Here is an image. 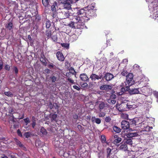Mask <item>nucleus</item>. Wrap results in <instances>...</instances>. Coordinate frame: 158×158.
Instances as JSON below:
<instances>
[{
  "mask_svg": "<svg viewBox=\"0 0 158 158\" xmlns=\"http://www.w3.org/2000/svg\"><path fill=\"white\" fill-rule=\"evenodd\" d=\"M46 35L48 39L51 38L52 36V32L51 30H47L46 31Z\"/></svg>",
  "mask_w": 158,
  "mask_h": 158,
  "instance_id": "obj_28",
  "label": "nucleus"
},
{
  "mask_svg": "<svg viewBox=\"0 0 158 158\" xmlns=\"http://www.w3.org/2000/svg\"><path fill=\"white\" fill-rule=\"evenodd\" d=\"M4 93L5 95L8 97H12L13 96V94L10 91L5 92Z\"/></svg>",
  "mask_w": 158,
  "mask_h": 158,
  "instance_id": "obj_37",
  "label": "nucleus"
},
{
  "mask_svg": "<svg viewBox=\"0 0 158 158\" xmlns=\"http://www.w3.org/2000/svg\"><path fill=\"white\" fill-rule=\"evenodd\" d=\"M154 96L157 99V101L158 102V92H156L154 93Z\"/></svg>",
  "mask_w": 158,
  "mask_h": 158,
  "instance_id": "obj_62",
  "label": "nucleus"
},
{
  "mask_svg": "<svg viewBox=\"0 0 158 158\" xmlns=\"http://www.w3.org/2000/svg\"><path fill=\"white\" fill-rule=\"evenodd\" d=\"M127 138H130L132 139H133L132 137H133L131 132H130L129 133H128L127 135Z\"/></svg>",
  "mask_w": 158,
  "mask_h": 158,
  "instance_id": "obj_49",
  "label": "nucleus"
},
{
  "mask_svg": "<svg viewBox=\"0 0 158 158\" xmlns=\"http://www.w3.org/2000/svg\"><path fill=\"white\" fill-rule=\"evenodd\" d=\"M4 69L7 71H9L10 70V66L8 65L7 64H6L5 65V67H4Z\"/></svg>",
  "mask_w": 158,
  "mask_h": 158,
  "instance_id": "obj_50",
  "label": "nucleus"
},
{
  "mask_svg": "<svg viewBox=\"0 0 158 158\" xmlns=\"http://www.w3.org/2000/svg\"><path fill=\"white\" fill-rule=\"evenodd\" d=\"M51 37L54 42L58 43L57 42V37L56 35H53L52 36H51Z\"/></svg>",
  "mask_w": 158,
  "mask_h": 158,
  "instance_id": "obj_39",
  "label": "nucleus"
},
{
  "mask_svg": "<svg viewBox=\"0 0 158 158\" xmlns=\"http://www.w3.org/2000/svg\"><path fill=\"white\" fill-rule=\"evenodd\" d=\"M41 20V16L37 14L34 18V23H36L37 24H39L40 23Z\"/></svg>",
  "mask_w": 158,
  "mask_h": 158,
  "instance_id": "obj_14",
  "label": "nucleus"
},
{
  "mask_svg": "<svg viewBox=\"0 0 158 158\" xmlns=\"http://www.w3.org/2000/svg\"><path fill=\"white\" fill-rule=\"evenodd\" d=\"M23 120L24 122L26 123V125L30 122L29 119L28 117L24 119Z\"/></svg>",
  "mask_w": 158,
  "mask_h": 158,
  "instance_id": "obj_51",
  "label": "nucleus"
},
{
  "mask_svg": "<svg viewBox=\"0 0 158 158\" xmlns=\"http://www.w3.org/2000/svg\"><path fill=\"white\" fill-rule=\"evenodd\" d=\"M57 3L56 2H54L53 3V5L51 6V10L52 11L53 13H55L56 12V8L57 6Z\"/></svg>",
  "mask_w": 158,
  "mask_h": 158,
  "instance_id": "obj_20",
  "label": "nucleus"
},
{
  "mask_svg": "<svg viewBox=\"0 0 158 158\" xmlns=\"http://www.w3.org/2000/svg\"><path fill=\"white\" fill-rule=\"evenodd\" d=\"M133 75L132 73H129L126 76V80L125 82L126 86V90L129 89V87L134 84Z\"/></svg>",
  "mask_w": 158,
  "mask_h": 158,
  "instance_id": "obj_3",
  "label": "nucleus"
},
{
  "mask_svg": "<svg viewBox=\"0 0 158 158\" xmlns=\"http://www.w3.org/2000/svg\"><path fill=\"white\" fill-rule=\"evenodd\" d=\"M120 150H122L124 151H126L127 150L128 147L127 145L123 141L121 143V145L119 147Z\"/></svg>",
  "mask_w": 158,
  "mask_h": 158,
  "instance_id": "obj_17",
  "label": "nucleus"
},
{
  "mask_svg": "<svg viewBox=\"0 0 158 158\" xmlns=\"http://www.w3.org/2000/svg\"><path fill=\"white\" fill-rule=\"evenodd\" d=\"M139 89L134 88L131 89L129 88L128 91L130 94H138L139 93V91L138 90Z\"/></svg>",
  "mask_w": 158,
  "mask_h": 158,
  "instance_id": "obj_19",
  "label": "nucleus"
},
{
  "mask_svg": "<svg viewBox=\"0 0 158 158\" xmlns=\"http://www.w3.org/2000/svg\"><path fill=\"white\" fill-rule=\"evenodd\" d=\"M113 130L116 133H119L121 131V129L116 126H114L113 127Z\"/></svg>",
  "mask_w": 158,
  "mask_h": 158,
  "instance_id": "obj_26",
  "label": "nucleus"
},
{
  "mask_svg": "<svg viewBox=\"0 0 158 158\" xmlns=\"http://www.w3.org/2000/svg\"><path fill=\"white\" fill-rule=\"evenodd\" d=\"M49 107L50 109H52L53 108V106L52 102H50L49 104Z\"/></svg>",
  "mask_w": 158,
  "mask_h": 158,
  "instance_id": "obj_61",
  "label": "nucleus"
},
{
  "mask_svg": "<svg viewBox=\"0 0 158 158\" xmlns=\"http://www.w3.org/2000/svg\"><path fill=\"white\" fill-rule=\"evenodd\" d=\"M113 137L114 139L113 141V143L115 145H118V144L121 141L122 139L117 135H114Z\"/></svg>",
  "mask_w": 158,
  "mask_h": 158,
  "instance_id": "obj_8",
  "label": "nucleus"
},
{
  "mask_svg": "<svg viewBox=\"0 0 158 158\" xmlns=\"http://www.w3.org/2000/svg\"><path fill=\"white\" fill-rule=\"evenodd\" d=\"M47 59L45 56L44 53H42L40 55V61L42 64L44 66L47 65Z\"/></svg>",
  "mask_w": 158,
  "mask_h": 158,
  "instance_id": "obj_12",
  "label": "nucleus"
},
{
  "mask_svg": "<svg viewBox=\"0 0 158 158\" xmlns=\"http://www.w3.org/2000/svg\"><path fill=\"white\" fill-rule=\"evenodd\" d=\"M61 3L59 5L60 9L61 10L59 13L60 19L69 18L70 14L69 10L71 8V4L73 2V0H60Z\"/></svg>",
  "mask_w": 158,
  "mask_h": 158,
  "instance_id": "obj_2",
  "label": "nucleus"
},
{
  "mask_svg": "<svg viewBox=\"0 0 158 158\" xmlns=\"http://www.w3.org/2000/svg\"><path fill=\"white\" fill-rule=\"evenodd\" d=\"M24 135L26 138H28L31 136V134L29 132H26L25 133Z\"/></svg>",
  "mask_w": 158,
  "mask_h": 158,
  "instance_id": "obj_47",
  "label": "nucleus"
},
{
  "mask_svg": "<svg viewBox=\"0 0 158 158\" xmlns=\"http://www.w3.org/2000/svg\"><path fill=\"white\" fill-rule=\"evenodd\" d=\"M149 156L146 152L143 153L140 155L141 158H148Z\"/></svg>",
  "mask_w": 158,
  "mask_h": 158,
  "instance_id": "obj_33",
  "label": "nucleus"
},
{
  "mask_svg": "<svg viewBox=\"0 0 158 158\" xmlns=\"http://www.w3.org/2000/svg\"><path fill=\"white\" fill-rule=\"evenodd\" d=\"M121 74L123 76H125L126 75L127 76V71L124 69H123V71L121 72Z\"/></svg>",
  "mask_w": 158,
  "mask_h": 158,
  "instance_id": "obj_48",
  "label": "nucleus"
},
{
  "mask_svg": "<svg viewBox=\"0 0 158 158\" xmlns=\"http://www.w3.org/2000/svg\"><path fill=\"white\" fill-rule=\"evenodd\" d=\"M112 89V86L109 85H103L100 87V89L101 90H110Z\"/></svg>",
  "mask_w": 158,
  "mask_h": 158,
  "instance_id": "obj_16",
  "label": "nucleus"
},
{
  "mask_svg": "<svg viewBox=\"0 0 158 158\" xmlns=\"http://www.w3.org/2000/svg\"><path fill=\"white\" fill-rule=\"evenodd\" d=\"M96 103L98 105V108L100 111L102 110L105 107H106V105L105 102L102 101L97 102Z\"/></svg>",
  "mask_w": 158,
  "mask_h": 158,
  "instance_id": "obj_13",
  "label": "nucleus"
},
{
  "mask_svg": "<svg viewBox=\"0 0 158 158\" xmlns=\"http://www.w3.org/2000/svg\"><path fill=\"white\" fill-rule=\"evenodd\" d=\"M12 72L13 73H15L16 76L17 75L18 73V69L17 67L16 66H13L12 68Z\"/></svg>",
  "mask_w": 158,
  "mask_h": 158,
  "instance_id": "obj_29",
  "label": "nucleus"
},
{
  "mask_svg": "<svg viewBox=\"0 0 158 158\" xmlns=\"http://www.w3.org/2000/svg\"><path fill=\"white\" fill-rule=\"evenodd\" d=\"M42 2L43 5L45 7L48 6L49 5L48 0H42Z\"/></svg>",
  "mask_w": 158,
  "mask_h": 158,
  "instance_id": "obj_31",
  "label": "nucleus"
},
{
  "mask_svg": "<svg viewBox=\"0 0 158 158\" xmlns=\"http://www.w3.org/2000/svg\"><path fill=\"white\" fill-rule=\"evenodd\" d=\"M19 123H16L15 124H14L13 126L14 128H18L19 127Z\"/></svg>",
  "mask_w": 158,
  "mask_h": 158,
  "instance_id": "obj_60",
  "label": "nucleus"
},
{
  "mask_svg": "<svg viewBox=\"0 0 158 158\" xmlns=\"http://www.w3.org/2000/svg\"><path fill=\"white\" fill-rule=\"evenodd\" d=\"M57 115L56 114H52L51 116V121H56V118Z\"/></svg>",
  "mask_w": 158,
  "mask_h": 158,
  "instance_id": "obj_36",
  "label": "nucleus"
},
{
  "mask_svg": "<svg viewBox=\"0 0 158 158\" xmlns=\"http://www.w3.org/2000/svg\"><path fill=\"white\" fill-rule=\"evenodd\" d=\"M108 102L110 104H114L115 103L116 101L114 99H109L108 101Z\"/></svg>",
  "mask_w": 158,
  "mask_h": 158,
  "instance_id": "obj_43",
  "label": "nucleus"
},
{
  "mask_svg": "<svg viewBox=\"0 0 158 158\" xmlns=\"http://www.w3.org/2000/svg\"><path fill=\"white\" fill-rule=\"evenodd\" d=\"M73 87L74 89H75L77 90H79L81 89L80 87H78V86H77V85H74L73 86Z\"/></svg>",
  "mask_w": 158,
  "mask_h": 158,
  "instance_id": "obj_58",
  "label": "nucleus"
},
{
  "mask_svg": "<svg viewBox=\"0 0 158 158\" xmlns=\"http://www.w3.org/2000/svg\"><path fill=\"white\" fill-rule=\"evenodd\" d=\"M101 140L102 143H107V142H106V137L104 135H101Z\"/></svg>",
  "mask_w": 158,
  "mask_h": 158,
  "instance_id": "obj_34",
  "label": "nucleus"
},
{
  "mask_svg": "<svg viewBox=\"0 0 158 158\" xmlns=\"http://www.w3.org/2000/svg\"><path fill=\"white\" fill-rule=\"evenodd\" d=\"M91 120L92 122H94L98 124H99L101 123V120L100 118H96L95 117H92L91 118Z\"/></svg>",
  "mask_w": 158,
  "mask_h": 158,
  "instance_id": "obj_24",
  "label": "nucleus"
},
{
  "mask_svg": "<svg viewBox=\"0 0 158 158\" xmlns=\"http://www.w3.org/2000/svg\"><path fill=\"white\" fill-rule=\"evenodd\" d=\"M65 67L68 69L69 68L70 66V64L68 61L65 60Z\"/></svg>",
  "mask_w": 158,
  "mask_h": 158,
  "instance_id": "obj_42",
  "label": "nucleus"
},
{
  "mask_svg": "<svg viewBox=\"0 0 158 158\" xmlns=\"http://www.w3.org/2000/svg\"><path fill=\"white\" fill-rule=\"evenodd\" d=\"M131 133L133 137H136L139 135L138 132H135V131L133 130Z\"/></svg>",
  "mask_w": 158,
  "mask_h": 158,
  "instance_id": "obj_45",
  "label": "nucleus"
},
{
  "mask_svg": "<svg viewBox=\"0 0 158 158\" xmlns=\"http://www.w3.org/2000/svg\"><path fill=\"white\" fill-rule=\"evenodd\" d=\"M36 125V122H35L34 121H33L32 123L31 124L32 127L33 128H34L35 127Z\"/></svg>",
  "mask_w": 158,
  "mask_h": 158,
  "instance_id": "obj_59",
  "label": "nucleus"
},
{
  "mask_svg": "<svg viewBox=\"0 0 158 158\" xmlns=\"http://www.w3.org/2000/svg\"><path fill=\"white\" fill-rule=\"evenodd\" d=\"M40 132L42 134L44 135H46L47 133V132L46 130L43 127H42L40 130Z\"/></svg>",
  "mask_w": 158,
  "mask_h": 158,
  "instance_id": "obj_30",
  "label": "nucleus"
},
{
  "mask_svg": "<svg viewBox=\"0 0 158 158\" xmlns=\"http://www.w3.org/2000/svg\"><path fill=\"white\" fill-rule=\"evenodd\" d=\"M15 141L16 144L20 147H23V145L21 144V142L17 139H15Z\"/></svg>",
  "mask_w": 158,
  "mask_h": 158,
  "instance_id": "obj_32",
  "label": "nucleus"
},
{
  "mask_svg": "<svg viewBox=\"0 0 158 158\" xmlns=\"http://www.w3.org/2000/svg\"><path fill=\"white\" fill-rule=\"evenodd\" d=\"M14 114H9L10 116L9 119L10 121L13 122H15V120L16 119H21L24 118V114H22L21 117H19L18 116L19 115V113L18 112H14Z\"/></svg>",
  "mask_w": 158,
  "mask_h": 158,
  "instance_id": "obj_4",
  "label": "nucleus"
},
{
  "mask_svg": "<svg viewBox=\"0 0 158 158\" xmlns=\"http://www.w3.org/2000/svg\"><path fill=\"white\" fill-rule=\"evenodd\" d=\"M138 124L139 125V126L142 129L145 128H149L150 127L149 126H148L147 124L145 121H143L141 123H139V122Z\"/></svg>",
  "mask_w": 158,
  "mask_h": 158,
  "instance_id": "obj_18",
  "label": "nucleus"
},
{
  "mask_svg": "<svg viewBox=\"0 0 158 158\" xmlns=\"http://www.w3.org/2000/svg\"><path fill=\"white\" fill-rule=\"evenodd\" d=\"M125 88H124V87H123L121 88V91L120 92H119L118 93V95H121L122 94H123L124 92L125 91H128L129 90V89H128L127 90H126V85H125Z\"/></svg>",
  "mask_w": 158,
  "mask_h": 158,
  "instance_id": "obj_27",
  "label": "nucleus"
},
{
  "mask_svg": "<svg viewBox=\"0 0 158 158\" xmlns=\"http://www.w3.org/2000/svg\"><path fill=\"white\" fill-rule=\"evenodd\" d=\"M17 133L18 135L19 136H20V137H21L22 136V135L21 132L19 129H18L17 130Z\"/></svg>",
  "mask_w": 158,
  "mask_h": 158,
  "instance_id": "obj_56",
  "label": "nucleus"
},
{
  "mask_svg": "<svg viewBox=\"0 0 158 158\" xmlns=\"http://www.w3.org/2000/svg\"><path fill=\"white\" fill-rule=\"evenodd\" d=\"M90 78L92 81H95L96 80L103 79L104 77L102 74L98 75L92 73L90 76Z\"/></svg>",
  "mask_w": 158,
  "mask_h": 158,
  "instance_id": "obj_6",
  "label": "nucleus"
},
{
  "mask_svg": "<svg viewBox=\"0 0 158 158\" xmlns=\"http://www.w3.org/2000/svg\"><path fill=\"white\" fill-rule=\"evenodd\" d=\"M78 24L77 23H76L75 22H74L72 21H71V23H69V26L72 28L78 29L82 28H81L77 27L78 26Z\"/></svg>",
  "mask_w": 158,
  "mask_h": 158,
  "instance_id": "obj_22",
  "label": "nucleus"
},
{
  "mask_svg": "<svg viewBox=\"0 0 158 158\" xmlns=\"http://www.w3.org/2000/svg\"><path fill=\"white\" fill-rule=\"evenodd\" d=\"M70 72L73 75H76V72L74 69L72 67H71L69 69Z\"/></svg>",
  "mask_w": 158,
  "mask_h": 158,
  "instance_id": "obj_38",
  "label": "nucleus"
},
{
  "mask_svg": "<svg viewBox=\"0 0 158 158\" xmlns=\"http://www.w3.org/2000/svg\"><path fill=\"white\" fill-rule=\"evenodd\" d=\"M81 86L82 87L85 88L88 86V84L87 83H84L81 85Z\"/></svg>",
  "mask_w": 158,
  "mask_h": 158,
  "instance_id": "obj_57",
  "label": "nucleus"
},
{
  "mask_svg": "<svg viewBox=\"0 0 158 158\" xmlns=\"http://www.w3.org/2000/svg\"><path fill=\"white\" fill-rule=\"evenodd\" d=\"M142 119V118L139 117V118L137 119H132L130 120V125H132V126H136L138 124L139 121Z\"/></svg>",
  "mask_w": 158,
  "mask_h": 158,
  "instance_id": "obj_10",
  "label": "nucleus"
},
{
  "mask_svg": "<svg viewBox=\"0 0 158 158\" xmlns=\"http://www.w3.org/2000/svg\"><path fill=\"white\" fill-rule=\"evenodd\" d=\"M56 56L58 60L60 61H63L65 59L62 53L60 51H58L56 53Z\"/></svg>",
  "mask_w": 158,
  "mask_h": 158,
  "instance_id": "obj_9",
  "label": "nucleus"
},
{
  "mask_svg": "<svg viewBox=\"0 0 158 158\" xmlns=\"http://www.w3.org/2000/svg\"><path fill=\"white\" fill-rule=\"evenodd\" d=\"M121 127L124 130H127L130 127V123L126 120H123L121 122Z\"/></svg>",
  "mask_w": 158,
  "mask_h": 158,
  "instance_id": "obj_7",
  "label": "nucleus"
},
{
  "mask_svg": "<svg viewBox=\"0 0 158 158\" xmlns=\"http://www.w3.org/2000/svg\"><path fill=\"white\" fill-rule=\"evenodd\" d=\"M132 139L127 138L124 139L123 141L125 143H126V144L127 145V144L130 145H132L133 144Z\"/></svg>",
  "mask_w": 158,
  "mask_h": 158,
  "instance_id": "obj_21",
  "label": "nucleus"
},
{
  "mask_svg": "<svg viewBox=\"0 0 158 158\" xmlns=\"http://www.w3.org/2000/svg\"><path fill=\"white\" fill-rule=\"evenodd\" d=\"M116 98V96L115 94H112L110 97V99H114Z\"/></svg>",
  "mask_w": 158,
  "mask_h": 158,
  "instance_id": "obj_55",
  "label": "nucleus"
},
{
  "mask_svg": "<svg viewBox=\"0 0 158 158\" xmlns=\"http://www.w3.org/2000/svg\"><path fill=\"white\" fill-rule=\"evenodd\" d=\"M111 120L110 117L109 116L106 117L105 118L106 122L107 123L109 122Z\"/></svg>",
  "mask_w": 158,
  "mask_h": 158,
  "instance_id": "obj_53",
  "label": "nucleus"
},
{
  "mask_svg": "<svg viewBox=\"0 0 158 158\" xmlns=\"http://www.w3.org/2000/svg\"><path fill=\"white\" fill-rule=\"evenodd\" d=\"M88 6L81 9H76L77 15H70L69 18L72 21L78 23V28H83L85 23L89 20L91 17H96L97 15L96 11L93 10L94 7Z\"/></svg>",
  "mask_w": 158,
  "mask_h": 158,
  "instance_id": "obj_1",
  "label": "nucleus"
},
{
  "mask_svg": "<svg viewBox=\"0 0 158 158\" xmlns=\"http://www.w3.org/2000/svg\"><path fill=\"white\" fill-rule=\"evenodd\" d=\"M61 45L62 47H64L67 49L69 48V44L66 43H61Z\"/></svg>",
  "mask_w": 158,
  "mask_h": 158,
  "instance_id": "obj_41",
  "label": "nucleus"
},
{
  "mask_svg": "<svg viewBox=\"0 0 158 158\" xmlns=\"http://www.w3.org/2000/svg\"><path fill=\"white\" fill-rule=\"evenodd\" d=\"M55 66V65L52 63H51L48 65V67L51 69H54V67Z\"/></svg>",
  "mask_w": 158,
  "mask_h": 158,
  "instance_id": "obj_44",
  "label": "nucleus"
},
{
  "mask_svg": "<svg viewBox=\"0 0 158 158\" xmlns=\"http://www.w3.org/2000/svg\"><path fill=\"white\" fill-rule=\"evenodd\" d=\"M45 24L46 28H49L51 25V22L49 20L47 19L46 21Z\"/></svg>",
  "mask_w": 158,
  "mask_h": 158,
  "instance_id": "obj_35",
  "label": "nucleus"
},
{
  "mask_svg": "<svg viewBox=\"0 0 158 158\" xmlns=\"http://www.w3.org/2000/svg\"><path fill=\"white\" fill-rule=\"evenodd\" d=\"M80 78L81 80L83 81H87L89 80V78L85 73H83L80 74Z\"/></svg>",
  "mask_w": 158,
  "mask_h": 158,
  "instance_id": "obj_15",
  "label": "nucleus"
},
{
  "mask_svg": "<svg viewBox=\"0 0 158 158\" xmlns=\"http://www.w3.org/2000/svg\"><path fill=\"white\" fill-rule=\"evenodd\" d=\"M106 114V113L104 112H100L99 114V116L100 117H104Z\"/></svg>",
  "mask_w": 158,
  "mask_h": 158,
  "instance_id": "obj_54",
  "label": "nucleus"
},
{
  "mask_svg": "<svg viewBox=\"0 0 158 158\" xmlns=\"http://www.w3.org/2000/svg\"><path fill=\"white\" fill-rule=\"evenodd\" d=\"M112 150L111 148H108L106 149V158L109 157L112 154Z\"/></svg>",
  "mask_w": 158,
  "mask_h": 158,
  "instance_id": "obj_25",
  "label": "nucleus"
},
{
  "mask_svg": "<svg viewBox=\"0 0 158 158\" xmlns=\"http://www.w3.org/2000/svg\"><path fill=\"white\" fill-rule=\"evenodd\" d=\"M107 158H117V157L115 155H113L110 156L109 157Z\"/></svg>",
  "mask_w": 158,
  "mask_h": 158,
  "instance_id": "obj_64",
  "label": "nucleus"
},
{
  "mask_svg": "<svg viewBox=\"0 0 158 158\" xmlns=\"http://www.w3.org/2000/svg\"><path fill=\"white\" fill-rule=\"evenodd\" d=\"M127 106H128L127 104L122 103L120 104L117 103L116 106V108L119 111L122 112L126 111Z\"/></svg>",
  "mask_w": 158,
  "mask_h": 158,
  "instance_id": "obj_5",
  "label": "nucleus"
},
{
  "mask_svg": "<svg viewBox=\"0 0 158 158\" xmlns=\"http://www.w3.org/2000/svg\"><path fill=\"white\" fill-rule=\"evenodd\" d=\"M5 27L7 29L10 30L13 28V23L12 22H10L6 25Z\"/></svg>",
  "mask_w": 158,
  "mask_h": 158,
  "instance_id": "obj_23",
  "label": "nucleus"
},
{
  "mask_svg": "<svg viewBox=\"0 0 158 158\" xmlns=\"http://www.w3.org/2000/svg\"><path fill=\"white\" fill-rule=\"evenodd\" d=\"M77 127L79 130L81 131H83V130L84 129V128L81 125H78L77 126Z\"/></svg>",
  "mask_w": 158,
  "mask_h": 158,
  "instance_id": "obj_52",
  "label": "nucleus"
},
{
  "mask_svg": "<svg viewBox=\"0 0 158 158\" xmlns=\"http://www.w3.org/2000/svg\"><path fill=\"white\" fill-rule=\"evenodd\" d=\"M73 118L74 119H75V120H77L78 119V116L77 114H76L73 115Z\"/></svg>",
  "mask_w": 158,
  "mask_h": 158,
  "instance_id": "obj_63",
  "label": "nucleus"
},
{
  "mask_svg": "<svg viewBox=\"0 0 158 158\" xmlns=\"http://www.w3.org/2000/svg\"><path fill=\"white\" fill-rule=\"evenodd\" d=\"M104 78L107 81H109L111 80L114 77L113 75L110 73L107 72L105 74Z\"/></svg>",
  "mask_w": 158,
  "mask_h": 158,
  "instance_id": "obj_11",
  "label": "nucleus"
},
{
  "mask_svg": "<svg viewBox=\"0 0 158 158\" xmlns=\"http://www.w3.org/2000/svg\"><path fill=\"white\" fill-rule=\"evenodd\" d=\"M53 106L57 110V112H58L60 106L56 103H54L53 104Z\"/></svg>",
  "mask_w": 158,
  "mask_h": 158,
  "instance_id": "obj_40",
  "label": "nucleus"
},
{
  "mask_svg": "<svg viewBox=\"0 0 158 158\" xmlns=\"http://www.w3.org/2000/svg\"><path fill=\"white\" fill-rule=\"evenodd\" d=\"M50 79L52 82H55L57 79V78L55 76H51L50 77Z\"/></svg>",
  "mask_w": 158,
  "mask_h": 158,
  "instance_id": "obj_46",
  "label": "nucleus"
}]
</instances>
